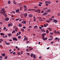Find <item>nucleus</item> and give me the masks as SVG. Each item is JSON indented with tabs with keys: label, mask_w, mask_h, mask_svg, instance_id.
Segmentation results:
<instances>
[{
	"label": "nucleus",
	"mask_w": 60,
	"mask_h": 60,
	"mask_svg": "<svg viewBox=\"0 0 60 60\" xmlns=\"http://www.w3.org/2000/svg\"><path fill=\"white\" fill-rule=\"evenodd\" d=\"M4 58L5 59H7V56H6Z\"/></svg>",
	"instance_id": "nucleus-26"
},
{
	"label": "nucleus",
	"mask_w": 60,
	"mask_h": 60,
	"mask_svg": "<svg viewBox=\"0 0 60 60\" xmlns=\"http://www.w3.org/2000/svg\"><path fill=\"white\" fill-rule=\"evenodd\" d=\"M9 20V18H6L5 19V21H8Z\"/></svg>",
	"instance_id": "nucleus-8"
},
{
	"label": "nucleus",
	"mask_w": 60,
	"mask_h": 60,
	"mask_svg": "<svg viewBox=\"0 0 60 60\" xmlns=\"http://www.w3.org/2000/svg\"><path fill=\"white\" fill-rule=\"evenodd\" d=\"M18 5H19L20 6H21V5H22V4H21L19 3V4H18Z\"/></svg>",
	"instance_id": "nucleus-32"
},
{
	"label": "nucleus",
	"mask_w": 60,
	"mask_h": 60,
	"mask_svg": "<svg viewBox=\"0 0 60 60\" xmlns=\"http://www.w3.org/2000/svg\"><path fill=\"white\" fill-rule=\"evenodd\" d=\"M43 9L44 10H47V9H48V8L47 7L45 8H43Z\"/></svg>",
	"instance_id": "nucleus-23"
},
{
	"label": "nucleus",
	"mask_w": 60,
	"mask_h": 60,
	"mask_svg": "<svg viewBox=\"0 0 60 60\" xmlns=\"http://www.w3.org/2000/svg\"><path fill=\"white\" fill-rule=\"evenodd\" d=\"M27 10V8H25L24 10L25 11H26Z\"/></svg>",
	"instance_id": "nucleus-22"
},
{
	"label": "nucleus",
	"mask_w": 60,
	"mask_h": 60,
	"mask_svg": "<svg viewBox=\"0 0 60 60\" xmlns=\"http://www.w3.org/2000/svg\"><path fill=\"white\" fill-rule=\"evenodd\" d=\"M49 36L52 39L53 38V37L52 36Z\"/></svg>",
	"instance_id": "nucleus-21"
},
{
	"label": "nucleus",
	"mask_w": 60,
	"mask_h": 60,
	"mask_svg": "<svg viewBox=\"0 0 60 60\" xmlns=\"http://www.w3.org/2000/svg\"><path fill=\"white\" fill-rule=\"evenodd\" d=\"M33 53H32L31 54V57H33Z\"/></svg>",
	"instance_id": "nucleus-28"
},
{
	"label": "nucleus",
	"mask_w": 60,
	"mask_h": 60,
	"mask_svg": "<svg viewBox=\"0 0 60 60\" xmlns=\"http://www.w3.org/2000/svg\"><path fill=\"white\" fill-rule=\"evenodd\" d=\"M30 43V42L29 41H27L26 42V43Z\"/></svg>",
	"instance_id": "nucleus-41"
},
{
	"label": "nucleus",
	"mask_w": 60,
	"mask_h": 60,
	"mask_svg": "<svg viewBox=\"0 0 60 60\" xmlns=\"http://www.w3.org/2000/svg\"><path fill=\"white\" fill-rule=\"evenodd\" d=\"M5 10V9L4 8H1V11H3V12L4 13L5 12V11H4V10Z\"/></svg>",
	"instance_id": "nucleus-2"
},
{
	"label": "nucleus",
	"mask_w": 60,
	"mask_h": 60,
	"mask_svg": "<svg viewBox=\"0 0 60 60\" xmlns=\"http://www.w3.org/2000/svg\"><path fill=\"white\" fill-rule=\"evenodd\" d=\"M11 26V24H8V26L10 27Z\"/></svg>",
	"instance_id": "nucleus-43"
},
{
	"label": "nucleus",
	"mask_w": 60,
	"mask_h": 60,
	"mask_svg": "<svg viewBox=\"0 0 60 60\" xmlns=\"http://www.w3.org/2000/svg\"><path fill=\"white\" fill-rule=\"evenodd\" d=\"M34 8L35 9H37V7L36 6L34 7Z\"/></svg>",
	"instance_id": "nucleus-48"
},
{
	"label": "nucleus",
	"mask_w": 60,
	"mask_h": 60,
	"mask_svg": "<svg viewBox=\"0 0 60 60\" xmlns=\"http://www.w3.org/2000/svg\"><path fill=\"white\" fill-rule=\"evenodd\" d=\"M39 21H43V20H42V19H41V20L39 19Z\"/></svg>",
	"instance_id": "nucleus-46"
},
{
	"label": "nucleus",
	"mask_w": 60,
	"mask_h": 60,
	"mask_svg": "<svg viewBox=\"0 0 60 60\" xmlns=\"http://www.w3.org/2000/svg\"><path fill=\"white\" fill-rule=\"evenodd\" d=\"M1 55L3 56H5V54L4 53L3 54H2Z\"/></svg>",
	"instance_id": "nucleus-9"
},
{
	"label": "nucleus",
	"mask_w": 60,
	"mask_h": 60,
	"mask_svg": "<svg viewBox=\"0 0 60 60\" xmlns=\"http://www.w3.org/2000/svg\"><path fill=\"white\" fill-rule=\"evenodd\" d=\"M16 52H14L13 53V55H14V54H15Z\"/></svg>",
	"instance_id": "nucleus-58"
},
{
	"label": "nucleus",
	"mask_w": 60,
	"mask_h": 60,
	"mask_svg": "<svg viewBox=\"0 0 60 60\" xmlns=\"http://www.w3.org/2000/svg\"><path fill=\"white\" fill-rule=\"evenodd\" d=\"M26 37H25L24 38V39L23 40V41H26Z\"/></svg>",
	"instance_id": "nucleus-37"
},
{
	"label": "nucleus",
	"mask_w": 60,
	"mask_h": 60,
	"mask_svg": "<svg viewBox=\"0 0 60 60\" xmlns=\"http://www.w3.org/2000/svg\"><path fill=\"white\" fill-rule=\"evenodd\" d=\"M13 3L15 4H16V1H15L13 0Z\"/></svg>",
	"instance_id": "nucleus-12"
},
{
	"label": "nucleus",
	"mask_w": 60,
	"mask_h": 60,
	"mask_svg": "<svg viewBox=\"0 0 60 60\" xmlns=\"http://www.w3.org/2000/svg\"><path fill=\"white\" fill-rule=\"evenodd\" d=\"M12 12L13 13H14V14H15V11H13Z\"/></svg>",
	"instance_id": "nucleus-53"
},
{
	"label": "nucleus",
	"mask_w": 60,
	"mask_h": 60,
	"mask_svg": "<svg viewBox=\"0 0 60 60\" xmlns=\"http://www.w3.org/2000/svg\"><path fill=\"white\" fill-rule=\"evenodd\" d=\"M54 33H57V32L56 31V30H54Z\"/></svg>",
	"instance_id": "nucleus-51"
},
{
	"label": "nucleus",
	"mask_w": 60,
	"mask_h": 60,
	"mask_svg": "<svg viewBox=\"0 0 60 60\" xmlns=\"http://www.w3.org/2000/svg\"><path fill=\"white\" fill-rule=\"evenodd\" d=\"M22 25L21 24H19V27H22Z\"/></svg>",
	"instance_id": "nucleus-14"
},
{
	"label": "nucleus",
	"mask_w": 60,
	"mask_h": 60,
	"mask_svg": "<svg viewBox=\"0 0 60 60\" xmlns=\"http://www.w3.org/2000/svg\"><path fill=\"white\" fill-rule=\"evenodd\" d=\"M51 11V10H50V9H49L46 11L47 12H50V11Z\"/></svg>",
	"instance_id": "nucleus-19"
},
{
	"label": "nucleus",
	"mask_w": 60,
	"mask_h": 60,
	"mask_svg": "<svg viewBox=\"0 0 60 60\" xmlns=\"http://www.w3.org/2000/svg\"><path fill=\"white\" fill-rule=\"evenodd\" d=\"M23 29H25V28H26V27L25 26H24L23 27Z\"/></svg>",
	"instance_id": "nucleus-39"
},
{
	"label": "nucleus",
	"mask_w": 60,
	"mask_h": 60,
	"mask_svg": "<svg viewBox=\"0 0 60 60\" xmlns=\"http://www.w3.org/2000/svg\"><path fill=\"white\" fill-rule=\"evenodd\" d=\"M34 29H35V28L36 29V28H37L38 27L37 26H34Z\"/></svg>",
	"instance_id": "nucleus-20"
},
{
	"label": "nucleus",
	"mask_w": 60,
	"mask_h": 60,
	"mask_svg": "<svg viewBox=\"0 0 60 60\" xmlns=\"http://www.w3.org/2000/svg\"><path fill=\"white\" fill-rule=\"evenodd\" d=\"M39 4H42V3H41V2H39Z\"/></svg>",
	"instance_id": "nucleus-52"
},
{
	"label": "nucleus",
	"mask_w": 60,
	"mask_h": 60,
	"mask_svg": "<svg viewBox=\"0 0 60 60\" xmlns=\"http://www.w3.org/2000/svg\"><path fill=\"white\" fill-rule=\"evenodd\" d=\"M3 58V56H0V59H2Z\"/></svg>",
	"instance_id": "nucleus-40"
},
{
	"label": "nucleus",
	"mask_w": 60,
	"mask_h": 60,
	"mask_svg": "<svg viewBox=\"0 0 60 60\" xmlns=\"http://www.w3.org/2000/svg\"><path fill=\"white\" fill-rule=\"evenodd\" d=\"M33 18H34V19H36V18H35V16H34L33 17Z\"/></svg>",
	"instance_id": "nucleus-59"
},
{
	"label": "nucleus",
	"mask_w": 60,
	"mask_h": 60,
	"mask_svg": "<svg viewBox=\"0 0 60 60\" xmlns=\"http://www.w3.org/2000/svg\"><path fill=\"white\" fill-rule=\"evenodd\" d=\"M44 26L45 27H47V25H46L45 24H44Z\"/></svg>",
	"instance_id": "nucleus-44"
},
{
	"label": "nucleus",
	"mask_w": 60,
	"mask_h": 60,
	"mask_svg": "<svg viewBox=\"0 0 60 60\" xmlns=\"http://www.w3.org/2000/svg\"><path fill=\"white\" fill-rule=\"evenodd\" d=\"M43 12H44V11H41V13H43Z\"/></svg>",
	"instance_id": "nucleus-62"
},
{
	"label": "nucleus",
	"mask_w": 60,
	"mask_h": 60,
	"mask_svg": "<svg viewBox=\"0 0 60 60\" xmlns=\"http://www.w3.org/2000/svg\"><path fill=\"white\" fill-rule=\"evenodd\" d=\"M4 30H5V29H6V27H4Z\"/></svg>",
	"instance_id": "nucleus-36"
},
{
	"label": "nucleus",
	"mask_w": 60,
	"mask_h": 60,
	"mask_svg": "<svg viewBox=\"0 0 60 60\" xmlns=\"http://www.w3.org/2000/svg\"><path fill=\"white\" fill-rule=\"evenodd\" d=\"M50 33L52 35H53V33H51V32H50Z\"/></svg>",
	"instance_id": "nucleus-49"
},
{
	"label": "nucleus",
	"mask_w": 60,
	"mask_h": 60,
	"mask_svg": "<svg viewBox=\"0 0 60 60\" xmlns=\"http://www.w3.org/2000/svg\"><path fill=\"white\" fill-rule=\"evenodd\" d=\"M26 51H28L29 52V51H30V49H28L27 48L26 49Z\"/></svg>",
	"instance_id": "nucleus-15"
},
{
	"label": "nucleus",
	"mask_w": 60,
	"mask_h": 60,
	"mask_svg": "<svg viewBox=\"0 0 60 60\" xmlns=\"http://www.w3.org/2000/svg\"><path fill=\"white\" fill-rule=\"evenodd\" d=\"M15 11L16 12H17V13H18H18H20L19 9H17Z\"/></svg>",
	"instance_id": "nucleus-5"
},
{
	"label": "nucleus",
	"mask_w": 60,
	"mask_h": 60,
	"mask_svg": "<svg viewBox=\"0 0 60 60\" xmlns=\"http://www.w3.org/2000/svg\"><path fill=\"white\" fill-rule=\"evenodd\" d=\"M36 10V9H32V11H35Z\"/></svg>",
	"instance_id": "nucleus-47"
},
{
	"label": "nucleus",
	"mask_w": 60,
	"mask_h": 60,
	"mask_svg": "<svg viewBox=\"0 0 60 60\" xmlns=\"http://www.w3.org/2000/svg\"><path fill=\"white\" fill-rule=\"evenodd\" d=\"M32 9H28V11H32Z\"/></svg>",
	"instance_id": "nucleus-50"
},
{
	"label": "nucleus",
	"mask_w": 60,
	"mask_h": 60,
	"mask_svg": "<svg viewBox=\"0 0 60 60\" xmlns=\"http://www.w3.org/2000/svg\"><path fill=\"white\" fill-rule=\"evenodd\" d=\"M46 35V34L44 33V34H43L42 35H42V39L44 41H45V40H47L48 39V38H45L44 35Z\"/></svg>",
	"instance_id": "nucleus-1"
},
{
	"label": "nucleus",
	"mask_w": 60,
	"mask_h": 60,
	"mask_svg": "<svg viewBox=\"0 0 60 60\" xmlns=\"http://www.w3.org/2000/svg\"><path fill=\"white\" fill-rule=\"evenodd\" d=\"M33 15L30 14H29L28 15V16H29V17H30V18H31V17H33Z\"/></svg>",
	"instance_id": "nucleus-6"
},
{
	"label": "nucleus",
	"mask_w": 60,
	"mask_h": 60,
	"mask_svg": "<svg viewBox=\"0 0 60 60\" xmlns=\"http://www.w3.org/2000/svg\"><path fill=\"white\" fill-rule=\"evenodd\" d=\"M38 12V13H40V10H37L34 11V12Z\"/></svg>",
	"instance_id": "nucleus-3"
},
{
	"label": "nucleus",
	"mask_w": 60,
	"mask_h": 60,
	"mask_svg": "<svg viewBox=\"0 0 60 60\" xmlns=\"http://www.w3.org/2000/svg\"><path fill=\"white\" fill-rule=\"evenodd\" d=\"M24 16H25V17H27V13H26L24 15Z\"/></svg>",
	"instance_id": "nucleus-11"
},
{
	"label": "nucleus",
	"mask_w": 60,
	"mask_h": 60,
	"mask_svg": "<svg viewBox=\"0 0 60 60\" xmlns=\"http://www.w3.org/2000/svg\"><path fill=\"white\" fill-rule=\"evenodd\" d=\"M0 25H3V23L2 22H0Z\"/></svg>",
	"instance_id": "nucleus-45"
},
{
	"label": "nucleus",
	"mask_w": 60,
	"mask_h": 60,
	"mask_svg": "<svg viewBox=\"0 0 60 60\" xmlns=\"http://www.w3.org/2000/svg\"><path fill=\"white\" fill-rule=\"evenodd\" d=\"M23 6L25 8H26V6L24 5V6Z\"/></svg>",
	"instance_id": "nucleus-42"
},
{
	"label": "nucleus",
	"mask_w": 60,
	"mask_h": 60,
	"mask_svg": "<svg viewBox=\"0 0 60 60\" xmlns=\"http://www.w3.org/2000/svg\"><path fill=\"white\" fill-rule=\"evenodd\" d=\"M52 39H48V40L49 41H50H50H52Z\"/></svg>",
	"instance_id": "nucleus-57"
},
{
	"label": "nucleus",
	"mask_w": 60,
	"mask_h": 60,
	"mask_svg": "<svg viewBox=\"0 0 60 60\" xmlns=\"http://www.w3.org/2000/svg\"><path fill=\"white\" fill-rule=\"evenodd\" d=\"M18 38L19 39H20L21 38V36H18Z\"/></svg>",
	"instance_id": "nucleus-30"
},
{
	"label": "nucleus",
	"mask_w": 60,
	"mask_h": 60,
	"mask_svg": "<svg viewBox=\"0 0 60 60\" xmlns=\"http://www.w3.org/2000/svg\"><path fill=\"white\" fill-rule=\"evenodd\" d=\"M46 33H47V34H48V33H49V30H46Z\"/></svg>",
	"instance_id": "nucleus-34"
},
{
	"label": "nucleus",
	"mask_w": 60,
	"mask_h": 60,
	"mask_svg": "<svg viewBox=\"0 0 60 60\" xmlns=\"http://www.w3.org/2000/svg\"><path fill=\"white\" fill-rule=\"evenodd\" d=\"M19 18H18V19H16V20L17 21V20H19Z\"/></svg>",
	"instance_id": "nucleus-64"
},
{
	"label": "nucleus",
	"mask_w": 60,
	"mask_h": 60,
	"mask_svg": "<svg viewBox=\"0 0 60 60\" xmlns=\"http://www.w3.org/2000/svg\"><path fill=\"white\" fill-rule=\"evenodd\" d=\"M13 38V40L14 41L15 40L17 41H18V40L17 39V38Z\"/></svg>",
	"instance_id": "nucleus-4"
},
{
	"label": "nucleus",
	"mask_w": 60,
	"mask_h": 60,
	"mask_svg": "<svg viewBox=\"0 0 60 60\" xmlns=\"http://www.w3.org/2000/svg\"><path fill=\"white\" fill-rule=\"evenodd\" d=\"M45 5L46 6H48L49 5V4H45Z\"/></svg>",
	"instance_id": "nucleus-61"
},
{
	"label": "nucleus",
	"mask_w": 60,
	"mask_h": 60,
	"mask_svg": "<svg viewBox=\"0 0 60 60\" xmlns=\"http://www.w3.org/2000/svg\"><path fill=\"white\" fill-rule=\"evenodd\" d=\"M18 54L19 55H20V52H18Z\"/></svg>",
	"instance_id": "nucleus-54"
},
{
	"label": "nucleus",
	"mask_w": 60,
	"mask_h": 60,
	"mask_svg": "<svg viewBox=\"0 0 60 60\" xmlns=\"http://www.w3.org/2000/svg\"><path fill=\"white\" fill-rule=\"evenodd\" d=\"M11 34H8V36L9 37H10L11 36Z\"/></svg>",
	"instance_id": "nucleus-17"
},
{
	"label": "nucleus",
	"mask_w": 60,
	"mask_h": 60,
	"mask_svg": "<svg viewBox=\"0 0 60 60\" xmlns=\"http://www.w3.org/2000/svg\"><path fill=\"white\" fill-rule=\"evenodd\" d=\"M49 21H52V18H51L49 20Z\"/></svg>",
	"instance_id": "nucleus-33"
},
{
	"label": "nucleus",
	"mask_w": 60,
	"mask_h": 60,
	"mask_svg": "<svg viewBox=\"0 0 60 60\" xmlns=\"http://www.w3.org/2000/svg\"><path fill=\"white\" fill-rule=\"evenodd\" d=\"M33 57L34 58V59H35L36 58V57H35V55L34 54L33 55Z\"/></svg>",
	"instance_id": "nucleus-16"
},
{
	"label": "nucleus",
	"mask_w": 60,
	"mask_h": 60,
	"mask_svg": "<svg viewBox=\"0 0 60 60\" xmlns=\"http://www.w3.org/2000/svg\"><path fill=\"white\" fill-rule=\"evenodd\" d=\"M22 7H20V11H22Z\"/></svg>",
	"instance_id": "nucleus-35"
},
{
	"label": "nucleus",
	"mask_w": 60,
	"mask_h": 60,
	"mask_svg": "<svg viewBox=\"0 0 60 60\" xmlns=\"http://www.w3.org/2000/svg\"><path fill=\"white\" fill-rule=\"evenodd\" d=\"M47 4H51V2L50 1H47Z\"/></svg>",
	"instance_id": "nucleus-18"
},
{
	"label": "nucleus",
	"mask_w": 60,
	"mask_h": 60,
	"mask_svg": "<svg viewBox=\"0 0 60 60\" xmlns=\"http://www.w3.org/2000/svg\"><path fill=\"white\" fill-rule=\"evenodd\" d=\"M23 51H21V54H23Z\"/></svg>",
	"instance_id": "nucleus-56"
},
{
	"label": "nucleus",
	"mask_w": 60,
	"mask_h": 60,
	"mask_svg": "<svg viewBox=\"0 0 60 60\" xmlns=\"http://www.w3.org/2000/svg\"><path fill=\"white\" fill-rule=\"evenodd\" d=\"M41 31H42V32H46V31H45L44 30H43V29H41Z\"/></svg>",
	"instance_id": "nucleus-13"
},
{
	"label": "nucleus",
	"mask_w": 60,
	"mask_h": 60,
	"mask_svg": "<svg viewBox=\"0 0 60 60\" xmlns=\"http://www.w3.org/2000/svg\"><path fill=\"white\" fill-rule=\"evenodd\" d=\"M8 4H11V1H8Z\"/></svg>",
	"instance_id": "nucleus-24"
},
{
	"label": "nucleus",
	"mask_w": 60,
	"mask_h": 60,
	"mask_svg": "<svg viewBox=\"0 0 60 60\" xmlns=\"http://www.w3.org/2000/svg\"><path fill=\"white\" fill-rule=\"evenodd\" d=\"M46 22H47L48 23H49L50 22V21H49V20H47L46 21Z\"/></svg>",
	"instance_id": "nucleus-29"
},
{
	"label": "nucleus",
	"mask_w": 60,
	"mask_h": 60,
	"mask_svg": "<svg viewBox=\"0 0 60 60\" xmlns=\"http://www.w3.org/2000/svg\"><path fill=\"white\" fill-rule=\"evenodd\" d=\"M21 30L22 31H24V30L22 28L21 29Z\"/></svg>",
	"instance_id": "nucleus-38"
},
{
	"label": "nucleus",
	"mask_w": 60,
	"mask_h": 60,
	"mask_svg": "<svg viewBox=\"0 0 60 60\" xmlns=\"http://www.w3.org/2000/svg\"><path fill=\"white\" fill-rule=\"evenodd\" d=\"M47 15V13L46 12H45L44 14H43V15L45 16V15Z\"/></svg>",
	"instance_id": "nucleus-10"
},
{
	"label": "nucleus",
	"mask_w": 60,
	"mask_h": 60,
	"mask_svg": "<svg viewBox=\"0 0 60 60\" xmlns=\"http://www.w3.org/2000/svg\"><path fill=\"white\" fill-rule=\"evenodd\" d=\"M15 30H13L12 32V34H14V33H15Z\"/></svg>",
	"instance_id": "nucleus-27"
},
{
	"label": "nucleus",
	"mask_w": 60,
	"mask_h": 60,
	"mask_svg": "<svg viewBox=\"0 0 60 60\" xmlns=\"http://www.w3.org/2000/svg\"><path fill=\"white\" fill-rule=\"evenodd\" d=\"M1 35H4V34L3 33H1Z\"/></svg>",
	"instance_id": "nucleus-25"
},
{
	"label": "nucleus",
	"mask_w": 60,
	"mask_h": 60,
	"mask_svg": "<svg viewBox=\"0 0 60 60\" xmlns=\"http://www.w3.org/2000/svg\"><path fill=\"white\" fill-rule=\"evenodd\" d=\"M45 4H47V3H48V1H46L45 2Z\"/></svg>",
	"instance_id": "nucleus-55"
},
{
	"label": "nucleus",
	"mask_w": 60,
	"mask_h": 60,
	"mask_svg": "<svg viewBox=\"0 0 60 60\" xmlns=\"http://www.w3.org/2000/svg\"><path fill=\"white\" fill-rule=\"evenodd\" d=\"M5 43L6 44H7V45H10V43H7V42H5Z\"/></svg>",
	"instance_id": "nucleus-31"
},
{
	"label": "nucleus",
	"mask_w": 60,
	"mask_h": 60,
	"mask_svg": "<svg viewBox=\"0 0 60 60\" xmlns=\"http://www.w3.org/2000/svg\"><path fill=\"white\" fill-rule=\"evenodd\" d=\"M27 55H28V56H29V55H30V54L29 53H27Z\"/></svg>",
	"instance_id": "nucleus-60"
},
{
	"label": "nucleus",
	"mask_w": 60,
	"mask_h": 60,
	"mask_svg": "<svg viewBox=\"0 0 60 60\" xmlns=\"http://www.w3.org/2000/svg\"><path fill=\"white\" fill-rule=\"evenodd\" d=\"M53 21L55 23H56L57 22V21H58L56 19L54 20V21L53 20Z\"/></svg>",
	"instance_id": "nucleus-7"
},
{
	"label": "nucleus",
	"mask_w": 60,
	"mask_h": 60,
	"mask_svg": "<svg viewBox=\"0 0 60 60\" xmlns=\"http://www.w3.org/2000/svg\"><path fill=\"white\" fill-rule=\"evenodd\" d=\"M58 38H56L55 39V40H58Z\"/></svg>",
	"instance_id": "nucleus-63"
}]
</instances>
